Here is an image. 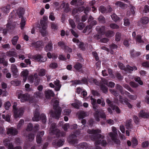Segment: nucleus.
Listing matches in <instances>:
<instances>
[{
    "instance_id": "57",
    "label": "nucleus",
    "mask_w": 149,
    "mask_h": 149,
    "mask_svg": "<svg viewBox=\"0 0 149 149\" xmlns=\"http://www.w3.org/2000/svg\"><path fill=\"white\" fill-rule=\"evenodd\" d=\"M33 125L32 124L30 123L28 124L26 130L27 131H30L31 130L33 129Z\"/></svg>"
},
{
    "instance_id": "45",
    "label": "nucleus",
    "mask_w": 149,
    "mask_h": 149,
    "mask_svg": "<svg viewBox=\"0 0 149 149\" xmlns=\"http://www.w3.org/2000/svg\"><path fill=\"white\" fill-rule=\"evenodd\" d=\"M45 74V70L43 69L40 70L39 73L38 75L39 76H42Z\"/></svg>"
},
{
    "instance_id": "42",
    "label": "nucleus",
    "mask_w": 149,
    "mask_h": 149,
    "mask_svg": "<svg viewBox=\"0 0 149 149\" xmlns=\"http://www.w3.org/2000/svg\"><path fill=\"white\" fill-rule=\"evenodd\" d=\"M58 147L62 146L64 144L65 140L63 139H58Z\"/></svg>"
},
{
    "instance_id": "5",
    "label": "nucleus",
    "mask_w": 149,
    "mask_h": 149,
    "mask_svg": "<svg viewBox=\"0 0 149 149\" xmlns=\"http://www.w3.org/2000/svg\"><path fill=\"white\" fill-rule=\"evenodd\" d=\"M68 141L69 143L71 144L74 145L78 143L77 136L74 134L70 135L68 138Z\"/></svg>"
},
{
    "instance_id": "44",
    "label": "nucleus",
    "mask_w": 149,
    "mask_h": 149,
    "mask_svg": "<svg viewBox=\"0 0 149 149\" xmlns=\"http://www.w3.org/2000/svg\"><path fill=\"white\" fill-rule=\"evenodd\" d=\"M58 140L57 139L54 140L52 143V146L55 148H57L58 147Z\"/></svg>"
},
{
    "instance_id": "23",
    "label": "nucleus",
    "mask_w": 149,
    "mask_h": 149,
    "mask_svg": "<svg viewBox=\"0 0 149 149\" xmlns=\"http://www.w3.org/2000/svg\"><path fill=\"white\" fill-rule=\"evenodd\" d=\"M116 89L118 90L122 95H124V92L123 90V87L120 85L116 84Z\"/></svg>"
},
{
    "instance_id": "29",
    "label": "nucleus",
    "mask_w": 149,
    "mask_h": 149,
    "mask_svg": "<svg viewBox=\"0 0 149 149\" xmlns=\"http://www.w3.org/2000/svg\"><path fill=\"white\" fill-rule=\"evenodd\" d=\"M97 104H100L101 103V105L102 107H104L105 105V103L104 99L102 97L100 99H98L97 100Z\"/></svg>"
},
{
    "instance_id": "50",
    "label": "nucleus",
    "mask_w": 149,
    "mask_h": 149,
    "mask_svg": "<svg viewBox=\"0 0 149 149\" xmlns=\"http://www.w3.org/2000/svg\"><path fill=\"white\" fill-rule=\"evenodd\" d=\"M58 46L61 47L62 48H64L66 46L65 43L63 41H60L58 43Z\"/></svg>"
},
{
    "instance_id": "64",
    "label": "nucleus",
    "mask_w": 149,
    "mask_h": 149,
    "mask_svg": "<svg viewBox=\"0 0 149 149\" xmlns=\"http://www.w3.org/2000/svg\"><path fill=\"white\" fill-rule=\"evenodd\" d=\"M143 11L145 13H147L149 12V6L146 5L144 7Z\"/></svg>"
},
{
    "instance_id": "32",
    "label": "nucleus",
    "mask_w": 149,
    "mask_h": 149,
    "mask_svg": "<svg viewBox=\"0 0 149 149\" xmlns=\"http://www.w3.org/2000/svg\"><path fill=\"white\" fill-rule=\"evenodd\" d=\"M82 67V65L80 63H78L74 65V67L77 70L80 69Z\"/></svg>"
},
{
    "instance_id": "14",
    "label": "nucleus",
    "mask_w": 149,
    "mask_h": 149,
    "mask_svg": "<svg viewBox=\"0 0 149 149\" xmlns=\"http://www.w3.org/2000/svg\"><path fill=\"white\" fill-rule=\"evenodd\" d=\"M31 45L33 47H35L36 49H37L42 46V43L41 41H39L36 42L32 43Z\"/></svg>"
},
{
    "instance_id": "2",
    "label": "nucleus",
    "mask_w": 149,
    "mask_h": 149,
    "mask_svg": "<svg viewBox=\"0 0 149 149\" xmlns=\"http://www.w3.org/2000/svg\"><path fill=\"white\" fill-rule=\"evenodd\" d=\"M59 103L58 100L55 98H53L51 100V103L53 105V109L55 110V112L51 110L49 113L51 116L57 119L59 118L62 111L61 107H58Z\"/></svg>"
},
{
    "instance_id": "59",
    "label": "nucleus",
    "mask_w": 149,
    "mask_h": 149,
    "mask_svg": "<svg viewBox=\"0 0 149 149\" xmlns=\"http://www.w3.org/2000/svg\"><path fill=\"white\" fill-rule=\"evenodd\" d=\"M92 28V26L91 25H88L83 30V32L84 33H86L87 31H89V30L91 29Z\"/></svg>"
},
{
    "instance_id": "11",
    "label": "nucleus",
    "mask_w": 149,
    "mask_h": 149,
    "mask_svg": "<svg viewBox=\"0 0 149 149\" xmlns=\"http://www.w3.org/2000/svg\"><path fill=\"white\" fill-rule=\"evenodd\" d=\"M45 93V96L47 99H49L51 97H54L55 95L53 92L51 90L46 91Z\"/></svg>"
},
{
    "instance_id": "30",
    "label": "nucleus",
    "mask_w": 149,
    "mask_h": 149,
    "mask_svg": "<svg viewBox=\"0 0 149 149\" xmlns=\"http://www.w3.org/2000/svg\"><path fill=\"white\" fill-rule=\"evenodd\" d=\"M86 116V112L84 111H81L79 113V118H83Z\"/></svg>"
},
{
    "instance_id": "25",
    "label": "nucleus",
    "mask_w": 149,
    "mask_h": 149,
    "mask_svg": "<svg viewBox=\"0 0 149 149\" xmlns=\"http://www.w3.org/2000/svg\"><path fill=\"white\" fill-rule=\"evenodd\" d=\"M110 107L113 110H115L117 113H120V110L118 106H116L113 104H112L110 105Z\"/></svg>"
},
{
    "instance_id": "46",
    "label": "nucleus",
    "mask_w": 149,
    "mask_h": 149,
    "mask_svg": "<svg viewBox=\"0 0 149 149\" xmlns=\"http://www.w3.org/2000/svg\"><path fill=\"white\" fill-rule=\"evenodd\" d=\"M85 25L83 23H79L77 26V28L79 30H82L85 27Z\"/></svg>"
},
{
    "instance_id": "36",
    "label": "nucleus",
    "mask_w": 149,
    "mask_h": 149,
    "mask_svg": "<svg viewBox=\"0 0 149 149\" xmlns=\"http://www.w3.org/2000/svg\"><path fill=\"white\" fill-rule=\"evenodd\" d=\"M40 118L43 123H45L47 119L46 116L44 114H42L40 116Z\"/></svg>"
},
{
    "instance_id": "10",
    "label": "nucleus",
    "mask_w": 149,
    "mask_h": 149,
    "mask_svg": "<svg viewBox=\"0 0 149 149\" xmlns=\"http://www.w3.org/2000/svg\"><path fill=\"white\" fill-rule=\"evenodd\" d=\"M88 147V144L86 142L80 143L77 145V149H86Z\"/></svg>"
},
{
    "instance_id": "56",
    "label": "nucleus",
    "mask_w": 149,
    "mask_h": 149,
    "mask_svg": "<svg viewBox=\"0 0 149 149\" xmlns=\"http://www.w3.org/2000/svg\"><path fill=\"white\" fill-rule=\"evenodd\" d=\"M111 17L114 21H116L119 19V18L116 15L113 14L111 15Z\"/></svg>"
},
{
    "instance_id": "62",
    "label": "nucleus",
    "mask_w": 149,
    "mask_h": 149,
    "mask_svg": "<svg viewBox=\"0 0 149 149\" xmlns=\"http://www.w3.org/2000/svg\"><path fill=\"white\" fill-rule=\"evenodd\" d=\"M129 84L131 87L135 88L139 86L137 84L132 81L130 82L129 83Z\"/></svg>"
},
{
    "instance_id": "28",
    "label": "nucleus",
    "mask_w": 149,
    "mask_h": 149,
    "mask_svg": "<svg viewBox=\"0 0 149 149\" xmlns=\"http://www.w3.org/2000/svg\"><path fill=\"white\" fill-rule=\"evenodd\" d=\"M131 120H127L126 122L125 126L126 128L129 129L132 128V125L131 124Z\"/></svg>"
},
{
    "instance_id": "54",
    "label": "nucleus",
    "mask_w": 149,
    "mask_h": 149,
    "mask_svg": "<svg viewBox=\"0 0 149 149\" xmlns=\"http://www.w3.org/2000/svg\"><path fill=\"white\" fill-rule=\"evenodd\" d=\"M110 27L113 29H118L119 28V26L117 24H114L112 23L110 25Z\"/></svg>"
},
{
    "instance_id": "4",
    "label": "nucleus",
    "mask_w": 149,
    "mask_h": 149,
    "mask_svg": "<svg viewBox=\"0 0 149 149\" xmlns=\"http://www.w3.org/2000/svg\"><path fill=\"white\" fill-rule=\"evenodd\" d=\"M25 10L24 9L20 8H19L17 10V13L19 18H21V20L20 22L21 28L23 29L25 25V20L23 17V15L24 14Z\"/></svg>"
},
{
    "instance_id": "31",
    "label": "nucleus",
    "mask_w": 149,
    "mask_h": 149,
    "mask_svg": "<svg viewBox=\"0 0 149 149\" xmlns=\"http://www.w3.org/2000/svg\"><path fill=\"white\" fill-rule=\"evenodd\" d=\"M0 63L2 64L5 66H7L8 65V62L5 60L4 58L0 57Z\"/></svg>"
},
{
    "instance_id": "55",
    "label": "nucleus",
    "mask_w": 149,
    "mask_h": 149,
    "mask_svg": "<svg viewBox=\"0 0 149 149\" xmlns=\"http://www.w3.org/2000/svg\"><path fill=\"white\" fill-rule=\"evenodd\" d=\"M99 10L102 13H104L106 10V8L103 6H100Z\"/></svg>"
},
{
    "instance_id": "22",
    "label": "nucleus",
    "mask_w": 149,
    "mask_h": 149,
    "mask_svg": "<svg viewBox=\"0 0 149 149\" xmlns=\"http://www.w3.org/2000/svg\"><path fill=\"white\" fill-rule=\"evenodd\" d=\"M59 81L57 80L55 81L54 82V84L56 86V87L55 88L56 91H59L61 86V85L59 83Z\"/></svg>"
},
{
    "instance_id": "39",
    "label": "nucleus",
    "mask_w": 149,
    "mask_h": 149,
    "mask_svg": "<svg viewBox=\"0 0 149 149\" xmlns=\"http://www.w3.org/2000/svg\"><path fill=\"white\" fill-rule=\"evenodd\" d=\"M18 37L17 36H14L12 40V44L13 45H15L17 42L18 39Z\"/></svg>"
},
{
    "instance_id": "48",
    "label": "nucleus",
    "mask_w": 149,
    "mask_h": 149,
    "mask_svg": "<svg viewBox=\"0 0 149 149\" xmlns=\"http://www.w3.org/2000/svg\"><path fill=\"white\" fill-rule=\"evenodd\" d=\"M72 34L74 37L76 38H77L78 37V35L76 32V31L74 30L73 29H70V30Z\"/></svg>"
},
{
    "instance_id": "35",
    "label": "nucleus",
    "mask_w": 149,
    "mask_h": 149,
    "mask_svg": "<svg viewBox=\"0 0 149 149\" xmlns=\"http://www.w3.org/2000/svg\"><path fill=\"white\" fill-rule=\"evenodd\" d=\"M100 87L103 93H106L108 92V88L105 85L101 84Z\"/></svg>"
},
{
    "instance_id": "3",
    "label": "nucleus",
    "mask_w": 149,
    "mask_h": 149,
    "mask_svg": "<svg viewBox=\"0 0 149 149\" xmlns=\"http://www.w3.org/2000/svg\"><path fill=\"white\" fill-rule=\"evenodd\" d=\"M17 104L14 103L13 106V111L15 117L17 118L22 116L24 113V109L20 108L18 109L17 107Z\"/></svg>"
},
{
    "instance_id": "40",
    "label": "nucleus",
    "mask_w": 149,
    "mask_h": 149,
    "mask_svg": "<svg viewBox=\"0 0 149 149\" xmlns=\"http://www.w3.org/2000/svg\"><path fill=\"white\" fill-rule=\"evenodd\" d=\"M123 86L130 92H133V90L128 85L125 84L123 85Z\"/></svg>"
},
{
    "instance_id": "9",
    "label": "nucleus",
    "mask_w": 149,
    "mask_h": 149,
    "mask_svg": "<svg viewBox=\"0 0 149 149\" xmlns=\"http://www.w3.org/2000/svg\"><path fill=\"white\" fill-rule=\"evenodd\" d=\"M32 58L33 59L39 62H45L46 61V58H42L41 56L40 55H36L33 56Z\"/></svg>"
},
{
    "instance_id": "15",
    "label": "nucleus",
    "mask_w": 149,
    "mask_h": 149,
    "mask_svg": "<svg viewBox=\"0 0 149 149\" xmlns=\"http://www.w3.org/2000/svg\"><path fill=\"white\" fill-rule=\"evenodd\" d=\"M11 70L13 73V76L15 77H16L18 70L16 66L14 64H12L11 66Z\"/></svg>"
},
{
    "instance_id": "47",
    "label": "nucleus",
    "mask_w": 149,
    "mask_h": 149,
    "mask_svg": "<svg viewBox=\"0 0 149 149\" xmlns=\"http://www.w3.org/2000/svg\"><path fill=\"white\" fill-rule=\"evenodd\" d=\"M112 141H113L114 143L117 144H119L120 143V141L119 140L117 139V136H116L115 138H112V137H110Z\"/></svg>"
},
{
    "instance_id": "20",
    "label": "nucleus",
    "mask_w": 149,
    "mask_h": 149,
    "mask_svg": "<svg viewBox=\"0 0 149 149\" xmlns=\"http://www.w3.org/2000/svg\"><path fill=\"white\" fill-rule=\"evenodd\" d=\"M70 3L72 5H82L83 4L84 2H80L79 0H73L71 1Z\"/></svg>"
},
{
    "instance_id": "19",
    "label": "nucleus",
    "mask_w": 149,
    "mask_h": 149,
    "mask_svg": "<svg viewBox=\"0 0 149 149\" xmlns=\"http://www.w3.org/2000/svg\"><path fill=\"white\" fill-rule=\"evenodd\" d=\"M6 55L8 57L16 56L17 54L15 52L13 51H9L7 52L6 53Z\"/></svg>"
},
{
    "instance_id": "43",
    "label": "nucleus",
    "mask_w": 149,
    "mask_h": 149,
    "mask_svg": "<svg viewBox=\"0 0 149 149\" xmlns=\"http://www.w3.org/2000/svg\"><path fill=\"white\" fill-rule=\"evenodd\" d=\"M121 34L120 33L117 32L116 35V40L117 41H120L121 39Z\"/></svg>"
},
{
    "instance_id": "34",
    "label": "nucleus",
    "mask_w": 149,
    "mask_h": 149,
    "mask_svg": "<svg viewBox=\"0 0 149 149\" xmlns=\"http://www.w3.org/2000/svg\"><path fill=\"white\" fill-rule=\"evenodd\" d=\"M41 28L42 30H45L47 27V23H45L44 21H40Z\"/></svg>"
},
{
    "instance_id": "8",
    "label": "nucleus",
    "mask_w": 149,
    "mask_h": 149,
    "mask_svg": "<svg viewBox=\"0 0 149 149\" xmlns=\"http://www.w3.org/2000/svg\"><path fill=\"white\" fill-rule=\"evenodd\" d=\"M74 42L77 43V45L79 46V48L82 50H84L85 49L84 47V44L83 43L80 42L78 39L76 38H74L72 39Z\"/></svg>"
},
{
    "instance_id": "21",
    "label": "nucleus",
    "mask_w": 149,
    "mask_h": 149,
    "mask_svg": "<svg viewBox=\"0 0 149 149\" xmlns=\"http://www.w3.org/2000/svg\"><path fill=\"white\" fill-rule=\"evenodd\" d=\"M26 138L28 141L32 142L34 139V135L32 133L29 134L26 136Z\"/></svg>"
},
{
    "instance_id": "38",
    "label": "nucleus",
    "mask_w": 149,
    "mask_h": 149,
    "mask_svg": "<svg viewBox=\"0 0 149 149\" xmlns=\"http://www.w3.org/2000/svg\"><path fill=\"white\" fill-rule=\"evenodd\" d=\"M10 8L9 6H7L2 8V9L5 13H7L9 11Z\"/></svg>"
},
{
    "instance_id": "33",
    "label": "nucleus",
    "mask_w": 149,
    "mask_h": 149,
    "mask_svg": "<svg viewBox=\"0 0 149 149\" xmlns=\"http://www.w3.org/2000/svg\"><path fill=\"white\" fill-rule=\"evenodd\" d=\"M59 130L57 129L56 128L54 129H53L50 130V133H52V134H55L56 135V136L59 132Z\"/></svg>"
},
{
    "instance_id": "63",
    "label": "nucleus",
    "mask_w": 149,
    "mask_h": 149,
    "mask_svg": "<svg viewBox=\"0 0 149 149\" xmlns=\"http://www.w3.org/2000/svg\"><path fill=\"white\" fill-rule=\"evenodd\" d=\"M7 27L9 28L10 29H13L15 27V25L12 24L11 23H8L6 25Z\"/></svg>"
},
{
    "instance_id": "58",
    "label": "nucleus",
    "mask_w": 149,
    "mask_h": 149,
    "mask_svg": "<svg viewBox=\"0 0 149 149\" xmlns=\"http://www.w3.org/2000/svg\"><path fill=\"white\" fill-rule=\"evenodd\" d=\"M9 141H10L8 139H6L4 140L3 141L4 146L7 147H8V146H9V144L10 143H9Z\"/></svg>"
},
{
    "instance_id": "6",
    "label": "nucleus",
    "mask_w": 149,
    "mask_h": 149,
    "mask_svg": "<svg viewBox=\"0 0 149 149\" xmlns=\"http://www.w3.org/2000/svg\"><path fill=\"white\" fill-rule=\"evenodd\" d=\"M18 97L19 99H20L22 102H24L29 99V96L27 94L20 93L18 95Z\"/></svg>"
},
{
    "instance_id": "27",
    "label": "nucleus",
    "mask_w": 149,
    "mask_h": 149,
    "mask_svg": "<svg viewBox=\"0 0 149 149\" xmlns=\"http://www.w3.org/2000/svg\"><path fill=\"white\" fill-rule=\"evenodd\" d=\"M96 30L99 33L103 34L105 32V28L104 27H100V26H97Z\"/></svg>"
},
{
    "instance_id": "17",
    "label": "nucleus",
    "mask_w": 149,
    "mask_h": 149,
    "mask_svg": "<svg viewBox=\"0 0 149 149\" xmlns=\"http://www.w3.org/2000/svg\"><path fill=\"white\" fill-rule=\"evenodd\" d=\"M139 117L144 118H148L149 117V113H146L143 111H141L139 114Z\"/></svg>"
},
{
    "instance_id": "52",
    "label": "nucleus",
    "mask_w": 149,
    "mask_h": 149,
    "mask_svg": "<svg viewBox=\"0 0 149 149\" xmlns=\"http://www.w3.org/2000/svg\"><path fill=\"white\" fill-rule=\"evenodd\" d=\"M71 82L72 83V86H74L75 85L81 84L82 83L81 81L79 80L71 81Z\"/></svg>"
},
{
    "instance_id": "37",
    "label": "nucleus",
    "mask_w": 149,
    "mask_h": 149,
    "mask_svg": "<svg viewBox=\"0 0 149 149\" xmlns=\"http://www.w3.org/2000/svg\"><path fill=\"white\" fill-rule=\"evenodd\" d=\"M132 146L134 148L138 144V141L137 139L135 138H133L132 140Z\"/></svg>"
},
{
    "instance_id": "24",
    "label": "nucleus",
    "mask_w": 149,
    "mask_h": 149,
    "mask_svg": "<svg viewBox=\"0 0 149 149\" xmlns=\"http://www.w3.org/2000/svg\"><path fill=\"white\" fill-rule=\"evenodd\" d=\"M45 50L47 51H51L52 49V42H49L46 46L45 48Z\"/></svg>"
},
{
    "instance_id": "60",
    "label": "nucleus",
    "mask_w": 149,
    "mask_h": 149,
    "mask_svg": "<svg viewBox=\"0 0 149 149\" xmlns=\"http://www.w3.org/2000/svg\"><path fill=\"white\" fill-rule=\"evenodd\" d=\"M24 120H21L19 122V123L17 125V128L18 129H19L21 126L24 124Z\"/></svg>"
},
{
    "instance_id": "16",
    "label": "nucleus",
    "mask_w": 149,
    "mask_h": 149,
    "mask_svg": "<svg viewBox=\"0 0 149 149\" xmlns=\"http://www.w3.org/2000/svg\"><path fill=\"white\" fill-rule=\"evenodd\" d=\"M40 113L37 111H36L34 113V116L32 118L33 121H38L39 120Z\"/></svg>"
},
{
    "instance_id": "12",
    "label": "nucleus",
    "mask_w": 149,
    "mask_h": 149,
    "mask_svg": "<svg viewBox=\"0 0 149 149\" xmlns=\"http://www.w3.org/2000/svg\"><path fill=\"white\" fill-rule=\"evenodd\" d=\"M112 130L113 132H110L109 134V135L110 137H112V138H114L116 136H117V129L115 127H112Z\"/></svg>"
},
{
    "instance_id": "13",
    "label": "nucleus",
    "mask_w": 149,
    "mask_h": 149,
    "mask_svg": "<svg viewBox=\"0 0 149 149\" xmlns=\"http://www.w3.org/2000/svg\"><path fill=\"white\" fill-rule=\"evenodd\" d=\"M21 74L22 76L23 77V82H25L29 74L28 71L27 70H25L22 72Z\"/></svg>"
},
{
    "instance_id": "49",
    "label": "nucleus",
    "mask_w": 149,
    "mask_h": 149,
    "mask_svg": "<svg viewBox=\"0 0 149 149\" xmlns=\"http://www.w3.org/2000/svg\"><path fill=\"white\" fill-rule=\"evenodd\" d=\"M136 41L139 43H143L144 41L141 40V36L140 35H137L136 38Z\"/></svg>"
},
{
    "instance_id": "1",
    "label": "nucleus",
    "mask_w": 149,
    "mask_h": 149,
    "mask_svg": "<svg viewBox=\"0 0 149 149\" xmlns=\"http://www.w3.org/2000/svg\"><path fill=\"white\" fill-rule=\"evenodd\" d=\"M87 132L89 134H92L91 137V140L94 141H95L94 149H102V148L98 145L101 143V140L98 139L100 138L102 139L103 138L101 134H99L101 132V130L99 129L88 130Z\"/></svg>"
},
{
    "instance_id": "41",
    "label": "nucleus",
    "mask_w": 149,
    "mask_h": 149,
    "mask_svg": "<svg viewBox=\"0 0 149 149\" xmlns=\"http://www.w3.org/2000/svg\"><path fill=\"white\" fill-rule=\"evenodd\" d=\"M69 23L70 25L71 26L72 29H74L76 26V25L74 21L71 19H70L69 20Z\"/></svg>"
},
{
    "instance_id": "7",
    "label": "nucleus",
    "mask_w": 149,
    "mask_h": 149,
    "mask_svg": "<svg viewBox=\"0 0 149 149\" xmlns=\"http://www.w3.org/2000/svg\"><path fill=\"white\" fill-rule=\"evenodd\" d=\"M18 132L17 129L13 127H11L8 129L7 133L8 134H10L13 135H16L18 134Z\"/></svg>"
},
{
    "instance_id": "26",
    "label": "nucleus",
    "mask_w": 149,
    "mask_h": 149,
    "mask_svg": "<svg viewBox=\"0 0 149 149\" xmlns=\"http://www.w3.org/2000/svg\"><path fill=\"white\" fill-rule=\"evenodd\" d=\"M149 21V19L147 17H145L141 18V22L143 24H146Z\"/></svg>"
},
{
    "instance_id": "18",
    "label": "nucleus",
    "mask_w": 149,
    "mask_h": 149,
    "mask_svg": "<svg viewBox=\"0 0 149 149\" xmlns=\"http://www.w3.org/2000/svg\"><path fill=\"white\" fill-rule=\"evenodd\" d=\"M44 94L42 91H37L34 93V97L37 98L42 99Z\"/></svg>"
},
{
    "instance_id": "51",
    "label": "nucleus",
    "mask_w": 149,
    "mask_h": 149,
    "mask_svg": "<svg viewBox=\"0 0 149 149\" xmlns=\"http://www.w3.org/2000/svg\"><path fill=\"white\" fill-rule=\"evenodd\" d=\"M109 91L114 96H117L118 95V93L114 89H109Z\"/></svg>"
},
{
    "instance_id": "53",
    "label": "nucleus",
    "mask_w": 149,
    "mask_h": 149,
    "mask_svg": "<svg viewBox=\"0 0 149 149\" xmlns=\"http://www.w3.org/2000/svg\"><path fill=\"white\" fill-rule=\"evenodd\" d=\"M98 19L99 21L101 23H104L105 22V19L102 16H100Z\"/></svg>"
},
{
    "instance_id": "61",
    "label": "nucleus",
    "mask_w": 149,
    "mask_h": 149,
    "mask_svg": "<svg viewBox=\"0 0 149 149\" xmlns=\"http://www.w3.org/2000/svg\"><path fill=\"white\" fill-rule=\"evenodd\" d=\"M2 116L3 118L4 119H5L6 121L8 122L10 121V118L9 115H7L5 116V115H3Z\"/></svg>"
}]
</instances>
